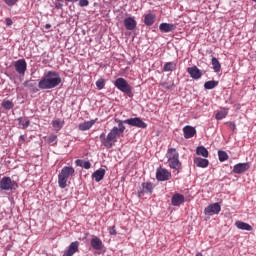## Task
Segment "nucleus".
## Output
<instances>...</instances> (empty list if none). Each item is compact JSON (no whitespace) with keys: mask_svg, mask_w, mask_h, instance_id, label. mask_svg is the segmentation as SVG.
I'll use <instances>...</instances> for the list:
<instances>
[{"mask_svg":"<svg viewBox=\"0 0 256 256\" xmlns=\"http://www.w3.org/2000/svg\"><path fill=\"white\" fill-rule=\"evenodd\" d=\"M79 7H89V0H78Z\"/></svg>","mask_w":256,"mask_h":256,"instance_id":"nucleus-39","label":"nucleus"},{"mask_svg":"<svg viewBox=\"0 0 256 256\" xmlns=\"http://www.w3.org/2000/svg\"><path fill=\"white\" fill-rule=\"evenodd\" d=\"M187 73L188 75H190L192 79L195 80L201 79V77H203V72L200 69H198L197 66L188 67Z\"/></svg>","mask_w":256,"mask_h":256,"instance_id":"nucleus-13","label":"nucleus"},{"mask_svg":"<svg viewBox=\"0 0 256 256\" xmlns=\"http://www.w3.org/2000/svg\"><path fill=\"white\" fill-rule=\"evenodd\" d=\"M63 82L61 75L57 71L49 70L43 74L38 81V89L41 91L55 89Z\"/></svg>","mask_w":256,"mask_h":256,"instance_id":"nucleus-2","label":"nucleus"},{"mask_svg":"<svg viewBox=\"0 0 256 256\" xmlns=\"http://www.w3.org/2000/svg\"><path fill=\"white\" fill-rule=\"evenodd\" d=\"M159 29L161 33H171V31H175V29H177V26L175 24L163 22L159 25Z\"/></svg>","mask_w":256,"mask_h":256,"instance_id":"nucleus-17","label":"nucleus"},{"mask_svg":"<svg viewBox=\"0 0 256 256\" xmlns=\"http://www.w3.org/2000/svg\"><path fill=\"white\" fill-rule=\"evenodd\" d=\"M75 176V168L73 166H64L61 172L58 174V185L60 189H65L67 187V181L69 177Z\"/></svg>","mask_w":256,"mask_h":256,"instance_id":"nucleus-3","label":"nucleus"},{"mask_svg":"<svg viewBox=\"0 0 256 256\" xmlns=\"http://www.w3.org/2000/svg\"><path fill=\"white\" fill-rule=\"evenodd\" d=\"M3 109H5L6 111H11V109H13V107H15V104L7 99H4L1 103Z\"/></svg>","mask_w":256,"mask_h":256,"instance_id":"nucleus-31","label":"nucleus"},{"mask_svg":"<svg viewBox=\"0 0 256 256\" xmlns=\"http://www.w3.org/2000/svg\"><path fill=\"white\" fill-rule=\"evenodd\" d=\"M166 157L168 159L169 167L179 171L181 169V161H179V152L175 148H169Z\"/></svg>","mask_w":256,"mask_h":256,"instance_id":"nucleus-4","label":"nucleus"},{"mask_svg":"<svg viewBox=\"0 0 256 256\" xmlns=\"http://www.w3.org/2000/svg\"><path fill=\"white\" fill-rule=\"evenodd\" d=\"M177 69V62H166L163 66L164 73H169Z\"/></svg>","mask_w":256,"mask_h":256,"instance_id":"nucleus-27","label":"nucleus"},{"mask_svg":"<svg viewBox=\"0 0 256 256\" xmlns=\"http://www.w3.org/2000/svg\"><path fill=\"white\" fill-rule=\"evenodd\" d=\"M114 86L128 97H133V87L125 80V78H117L114 81Z\"/></svg>","mask_w":256,"mask_h":256,"instance_id":"nucleus-5","label":"nucleus"},{"mask_svg":"<svg viewBox=\"0 0 256 256\" xmlns=\"http://www.w3.org/2000/svg\"><path fill=\"white\" fill-rule=\"evenodd\" d=\"M157 20V16L153 13H148L144 15V24L147 27H151L155 24V21Z\"/></svg>","mask_w":256,"mask_h":256,"instance_id":"nucleus-20","label":"nucleus"},{"mask_svg":"<svg viewBox=\"0 0 256 256\" xmlns=\"http://www.w3.org/2000/svg\"><path fill=\"white\" fill-rule=\"evenodd\" d=\"M56 141H57V135L51 134V135L48 137V143H55Z\"/></svg>","mask_w":256,"mask_h":256,"instance_id":"nucleus-40","label":"nucleus"},{"mask_svg":"<svg viewBox=\"0 0 256 256\" xmlns=\"http://www.w3.org/2000/svg\"><path fill=\"white\" fill-rule=\"evenodd\" d=\"M229 115V109L227 108H222L221 110L216 112L215 119L217 121H221L222 119H225Z\"/></svg>","mask_w":256,"mask_h":256,"instance_id":"nucleus-26","label":"nucleus"},{"mask_svg":"<svg viewBox=\"0 0 256 256\" xmlns=\"http://www.w3.org/2000/svg\"><path fill=\"white\" fill-rule=\"evenodd\" d=\"M96 87L99 91H101L102 89H105V79L104 78H99L96 81Z\"/></svg>","mask_w":256,"mask_h":256,"instance_id":"nucleus-36","label":"nucleus"},{"mask_svg":"<svg viewBox=\"0 0 256 256\" xmlns=\"http://www.w3.org/2000/svg\"><path fill=\"white\" fill-rule=\"evenodd\" d=\"M19 188V184L12 180L9 176H4L0 180V191H16Z\"/></svg>","mask_w":256,"mask_h":256,"instance_id":"nucleus-6","label":"nucleus"},{"mask_svg":"<svg viewBox=\"0 0 256 256\" xmlns=\"http://www.w3.org/2000/svg\"><path fill=\"white\" fill-rule=\"evenodd\" d=\"M196 154L200 155L201 157H209V151L205 146H198L196 149Z\"/></svg>","mask_w":256,"mask_h":256,"instance_id":"nucleus-29","label":"nucleus"},{"mask_svg":"<svg viewBox=\"0 0 256 256\" xmlns=\"http://www.w3.org/2000/svg\"><path fill=\"white\" fill-rule=\"evenodd\" d=\"M249 163H238L234 165L232 173H236L237 175H241V173H245V171H249Z\"/></svg>","mask_w":256,"mask_h":256,"instance_id":"nucleus-14","label":"nucleus"},{"mask_svg":"<svg viewBox=\"0 0 256 256\" xmlns=\"http://www.w3.org/2000/svg\"><path fill=\"white\" fill-rule=\"evenodd\" d=\"M24 87H28L29 89H32L33 93H39V88L35 87V83L33 82V80L25 81Z\"/></svg>","mask_w":256,"mask_h":256,"instance_id":"nucleus-32","label":"nucleus"},{"mask_svg":"<svg viewBox=\"0 0 256 256\" xmlns=\"http://www.w3.org/2000/svg\"><path fill=\"white\" fill-rule=\"evenodd\" d=\"M218 159L221 163H224V161H227V159H229V155L227 154V152L220 150L218 151Z\"/></svg>","mask_w":256,"mask_h":256,"instance_id":"nucleus-35","label":"nucleus"},{"mask_svg":"<svg viewBox=\"0 0 256 256\" xmlns=\"http://www.w3.org/2000/svg\"><path fill=\"white\" fill-rule=\"evenodd\" d=\"M104 177H105V169L103 168L96 170L92 174V179H95L96 183H99V181H103Z\"/></svg>","mask_w":256,"mask_h":256,"instance_id":"nucleus-23","label":"nucleus"},{"mask_svg":"<svg viewBox=\"0 0 256 256\" xmlns=\"http://www.w3.org/2000/svg\"><path fill=\"white\" fill-rule=\"evenodd\" d=\"M79 251V242H72L66 250H64L62 256H73Z\"/></svg>","mask_w":256,"mask_h":256,"instance_id":"nucleus-12","label":"nucleus"},{"mask_svg":"<svg viewBox=\"0 0 256 256\" xmlns=\"http://www.w3.org/2000/svg\"><path fill=\"white\" fill-rule=\"evenodd\" d=\"M122 122L126 125H130V127H137L138 129H147V123L143 122V120L140 117L122 120Z\"/></svg>","mask_w":256,"mask_h":256,"instance_id":"nucleus-7","label":"nucleus"},{"mask_svg":"<svg viewBox=\"0 0 256 256\" xmlns=\"http://www.w3.org/2000/svg\"><path fill=\"white\" fill-rule=\"evenodd\" d=\"M219 213H221V205L219 203L210 204L204 209V214L209 216L219 215Z\"/></svg>","mask_w":256,"mask_h":256,"instance_id":"nucleus-10","label":"nucleus"},{"mask_svg":"<svg viewBox=\"0 0 256 256\" xmlns=\"http://www.w3.org/2000/svg\"><path fill=\"white\" fill-rule=\"evenodd\" d=\"M77 167H83V169H91V162L78 159L75 161Z\"/></svg>","mask_w":256,"mask_h":256,"instance_id":"nucleus-30","label":"nucleus"},{"mask_svg":"<svg viewBox=\"0 0 256 256\" xmlns=\"http://www.w3.org/2000/svg\"><path fill=\"white\" fill-rule=\"evenodd\" d=\"M226 125H228V127H229V129H231V131H235V129H237L235 122H226Z\"/></svg>","mask_w":256,"mask_h":256,"instance_id":"nucleus-41","label":"nucleus"},{"mask_svg":"<svg viewBox=\"0 0 256 256\" xmlns=\"http://www.w3.org/2000/svg\"><path fill=\"white\" fill-rule=\"evenodd\" d=\"M95 123H97V118H95L94 120L85 121L84 123L79 124L78 129L80 131H89V129H91V127H93Z\"/></svg>","mask_w":256,"mask_h":256,"instance_id":"nucleus-21","label":"nucleus"},{"mask_svg":"<svg viewBox=\"0 0 256 256\" xmlns=\"http://www.w3.org/2000/svg\"><path fill=\"white\" fill-rule=\"evenodd\" d=\"M237 229H240L241 231H251L253 229V226H251L248 223L237 221L235 223Z\"/></svg>","mask_w":256,"mask_h":256,"instance_id":"nucleus-28","label":"nucleus"},{"mask_svg":"<svg viewBox=\"0 0 256 256\" xmlns=\"http://www.w3.org/2000/svg\"><path fill=\"white\" fill-rule=\"evenodd\" d=\"M194 165H196V167L205 169L206 167H209V160L201 157H196L194 158Z\"/></svg>","mask_w":256,"mask_h":256,"instance_id":"nucleus-22","label":"nucleus"},{"mask_svg":"<svg viewBox=\"0 0 256 256\" xmlns=\"http://www.w3.org/2000/svg\"><path fill=\"white\" fill-rule=\"evenodd\" d=\"M5 23L8 27H11V25H13V20L11 18H6Z\"/></svg>","mask_w":256,"mask_h":256,"instance_id":"nucleus-44","label":"nucleus"},{"mask_svg":"<svg viewBox=\"0 0 256 256\" xmlns=\"http://www.w3.org/2000/svg\"><path fill=\"white\" fill-rule=\"evenodd\" d=\"M115 123H118V127L114 126L108 135L105 133L100 134V143H102L106 149H112L117 142V137H121V135L125 133V125H123V120L116 118Z\"/></svg>","mask_w":256,"mask_h":256,"instance_id":"nucleus-1","label":"nucleus"},{"mask_svg":"<svg viewBox=\"0 0 256 256\" xmlns=\"http://www.w3.org/2000/svg\"><path fill=\"white\" fill-rule=\"evenodd\" d=\"M20 140L25 141V135H20Z\"/></svg>","mask_w":256,"mask_h":256,"instance_id":"nucleus-45","label":"nucleus"},{"mask_svg":"<svg viewBox=\"0 0 256 256\" xmlns=\"http://www.w3.org/2000/svg\"><path fill=\"white\" fill-rule=\"evenodd\" d=\"M17 121L19 129H27L31 125V120H29V118L27 117H19Z\"/></svg>","mask_w":256,"mask_h":256,"instance_id":"nucleus-24","label":"nucleus"},{"mask_svg":"<svg viewBox=\"0 0 256 256\" xmlns=\"http://www.w3.org/2000/svg\"><path fill=\"white\" fill-rule=\"evenodd\" d=\"M141 190L138 191V195L139 197H141V195H145V193L147 195H153V189H155V185L152 182H144L141 184Z\"/></svg>","mask_w":256,"mask_h":256,"instance_id":"nucleus-9","label":"nucleus"},{"mask_svg":"<svg viewBox=\"0 0 256 256\" xmlns=\"http://www.w3.org/2000/svg\"><path fill=\"white\" fill-rule=\"evenodd\" d=\"M79 0H56L54 2V7L57 10H63V7H65L64 3H77Z\"/></svg>","mask_w":256,"mask_h":256,"instance_id":"nucleus-25","label":"nucleus"},{"mask_svg":"<svg viewBox=\"0 0 256 256\" xmlns=\"http://www.w3.org/2000/svg\"><path fill=\"white\" fill-rule=\"evenodd\" d=\"M196 256H203V253L199 252L196 254Z\"/></svg>","mask_w":256,"mask_h":256,"instance_id":"nucleus-47","label":"nucleus"},{"mask_svg":"<svg viewBox=\"0 0 256 256\" xmlns=\"http://www.w3.org/2000/svg\"><path fill=\"white\" fill-rule=\"evenodd\" d=\"M19 0H4V3H6V5H8V7H13L15 5H17V2Z\"/></svg>","mask_w":256,"mask_h":256,"instance_id":"nucleus-37","label":"nucleus"},{"mask_svg":"<svg viewBox=\"0 0 256 256\" xmlns=\"http://www.w3.org/2000/svg\"><path fill=\"white\" fill-rule=\"evenodd\" d=\"M212 66L215 73H219V71H221V63L216 57H212Z\"/></svg>","mask_w":256,"mask_h":256,"instance_id":"nucleus-34","label":"nucleus"},{"mask_svg":"<svg viewBox=\"0 0 256 256\" xmlns=\"http://www.w3.org/2000/svg\"><path fill=\"white\" fill-rule=\"evenodd\" d=\"M109 234L110 235H117V230L115 229V226H112L109 228Z\"/></svg>","mask_w":256,"mask_h":256,"instance_id":"nucleus-43","label":"nucleus"},{"mask_svg":"<svg viewBox=\"0 0 256 256\" xmlns=\"http://www.w3.org/2000/svg\"><path fill=\"white\" fill-rule=\"evenodd\" d=\"M184 138L185 139H192V137H195V134L197 133V130L195 127L192 126H185L183 128Z\"/></svg>","mask_w":256,"mask_h":256,"instance_id":"nucleus-19","label":"nucleus"},{"mask_svg":"<svg viewBox=\"0 0 256 256\" xmlns=\"http://www.w3.org/2000/svg\"><path fill=\"white\" fill-rule=\"evenodd\" d=\"M51 28V24H46L45 25V29H50Z\"/></svg>","mask_w":256,"mask_h":256,"instance_id":"nucleus-46","label":"nucleus"},{"mask_svg":"<svg viewBox=\"0 0 256 256\" xmlns=\"http://www.w3.org/2000/svg\"><path fill=\"white\" fill-rule=\"evenodd\" d=\"M171 203L173 207H179L185 203V196L183 194L176 193L172 196Z\"/></svg>","mask_w":256,"mask_h":256,"instance_id":"nucleus-16","label":"nucleus"},{"mask_svg":"<svg viewBox=\"0 0 256 256\" xmlns=\"http://www.w3.org/2000/svg\"><path fill=\"white\" fill-rule=\"evenodd\" d=\"M217 85H219V81L210 80L204 83V89H208V90L215 89Z\"/></svg>","mask_w":256,"mask_h":256,"instance_id":"nucleus-33","label":"nucleus"},{"mask_svg":"<svg viewBox=\"0 0 256 256\" xmlns=\"http://www.w3.org/2000/svg\"><path fill=\"white\" fill-rule=\"evenodd\" d=\"M157 181H169L171 179V172L165 168L159 167L156 170Z\"/></svg>","mask_w":256,"mask_h":256,"instance_id":"nucleus-8","label":"nucleus"},{"mask_svg":"<svg viewBox=\"0 0 256 256\" xmlns=\"http://www.w3.org/2000/svg\"><path fill=\"white\" fill-rule=\"evenodd\" d=\"M15 71L19 75H25L27 71V61L25 59H19L14 63Z\"/></svg>","mask_w":256,"mask_h":256,"instance_id":"nucleus-11","label":"nucleus"},{"mask_svg":"<svg viewBox=\"0 0 256 256\" xmlns=\"http://www.w3.org/2000/svg\"><path fill=\"white\" fill-rule=\"evenodd\" d=\"M162 87H163L164 89L169 90V89H171V88L173 87V84H169V83H167V82H164V83H162Z\"/></svg>","mask_w":256,"mask_h":256,"instance_id":"nucleus-42","label":"nucleus"},{"mask_svg":"<svg viewBox=\"0 0 256 256\" xmlns=\"http://www.w3.org/2000/svg\"><path fill=\"white\" fill-rule=\"evenodd\" d=\"M90 245H91L92 249H95V251H101L103 249V241L100 240V238L97 236H94L91 239Z\"/></svg>","mask_w":256,"mask_h":256,"instance_id":"nucleus-18","label":"nucleus"},{"mask_svg":"<svg viewBox=\"0 0 256 256\" xmlns=\"http://www.w3.org/2000/svg\"><path fill=\"white\" fill-rule=\"evenodd\" d=\"M124 27L127 31H134L137 27V21L133 17H127L124 19Z\"/></svg>","mask_w":256,"mask_h":256,"instance_id":"nucleus-15","label":"nucleus"},{"mask_svg":"<svg viewBox=\"0 0 256 256\" xmlns=\"http://www.w3.org/2000/svg\"><path fill=\"white\" fill-rule=\"evenodd\" d=\"M254 3H256V0H252Z\"/></svg>","mask_w":256,"mask_h":256,"instance_id":"nucleus-48","label":"nucleus"},{"mask_svg":"<svg viewBox=\"0 0 256 256\" xmlns=\"http://www.w3.org/2000/svg\"><path fill=\"white\" fill-rule=\"evenodd\" d=\"M53 127H56L58 130L63 128V125H61V120H54L52 121Z\"/></svg>","mask_w":256,"mask_h":256,"instance_id":"nucleus-38","label":"nucleus"}]
</instances>
